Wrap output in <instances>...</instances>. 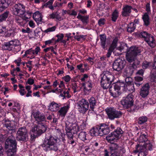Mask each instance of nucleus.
Here are the masks:
<instances>
[{"instance_id": "5fc2aeb1", "label": "nucleus", "mask_w": 156, "mask_h": 156, "mask_svg": "<svg viewBox=\"0 0 156 156\" xmlns=\"http://www.w3.org/2000/svg\"><path fill=\"white\" fill-rule=\"evenodd\" d=\"M143 80V77H140V76H137L136 77H135V81H137L138 82H141V81H142Z\"/></svg>"}, {"instance_id": "338daca9", "label": "nucleus", "mask_w": 156, "mask_h": 156, "mask_svg": "<svg viewBox=\"0 0 156 156\" xmlns=\"http://www.w3.org/2000/svg\"><path fill=\"white\" fill-rule=\"evenodd\" d=\"M55 42L62 43L65 45L66 44V40H57Z\"/></svg>"}, {"instance_id": "6e6d98bb", "label": "nucleus", "mask_w": 156, "mask_h": 156, "mask_svg": "<svg viewBox=\"0 0 156 156\" xmlns=\"http://www.w3.org/2000/svg\"><path fill=\"white\" fill-rule=\"evenodd\" d=\"M62 78L67 82H69L71 79L70 77L68 75H66L64 77H62Z\"/></svg>"}, {"instance_id": "09e8293b", "label": "nucleus", "mask_w": 156, "mask_h": 156, "mask_svg": "<svg viewBox=\"0 0 156 156\" xmlns=\"http://www.w3.org/2000/svg\"><path fill=\"white\" fill-rule=\"evenodd\" d=\"M125 82L127 83V85L133 83L132 82V79L131 77H127L125 79Z\"/></svg>"}, {"instance_id": "f704fd0d", "label": "nucleus", "mask_w": 156, "mask_h": 156, "mask_svg": "<svg viewBox=\"0 0 156 156\" xmlns=\"http://www.w3.org/2000/svg\"><path fill=\"white\" fill-rule=\"evenodd\" d=\"M92 86L93 84L92 83L91 81L89 80L86 82V85L85 86L84 89L85 90L87 91L91 90Z\"/></svg>"}, {"instance_id": "603ef678", "label": "nucleus", "mask_w": 156, "mask_h": 156, "mask_svg": "<svg viewBox=\"0 0 156 156\" xmlns=\"http://www.w3.org/2000/svg\"><path fill=\"white\" fill-rule=\"evenodd\" d=\"M72 88L73 90L74 93L76 92V89H77L78 88L77 87V84L76 83H73L72 84Z\"/></svg>"}, {"instance_id": "4be33fe9", "label": "nucleus", "mask_w": 156, "mask_h": 156, "mask_svg": "<svg viewBox=\"0 0 156 156\" xmlns=\"http://www.w3.org/2000/svg\"><path fill=\"white\" fill-rule=\"evenodd\" d=\"M139 35L140 38L144 39H149L150 38H152V39L154 38L153 36L151 34L148 33L145 31H143L139 33Z\"/></svg>"}, {"instance_id": "bf43d9fd", "label": "nucleus", "mask_w": 156, "mask_h": 156, "mask_svg": "<svg viewBox=\"0 0 156 156\" xmlns=\"http://www.w3.org/2000/svg\"><path fill=\"white\" fill-rule=\"evenodd\" d=\"M133 83H134V86L136 88V89H138V87L142 84V83L141 82H138L137 81H135Z\"/></svg>"}, {"instance_id": "9d476101", "label": "nucleus", "mask_w": 156, "mask_h": 156, "mask_svg": "<svg viewBox=\"0 0 156 156\" xmlns=\"http://www.w3.org/2000/svg\"><path fill=\"white\" fill-rule=\"evenodd\" d=\"M108 118L111 120L115 118H119L121 117L122 113L120 111H118L112 108H108L105 109Z\"/></svg>"}, {"instance_id": "1a4fd4ad", "label": "nucleus", "mask_w": 156, "mask_h": 156, "mask_svg": "<svg viewBox=\"0 0 156 156\" xmlns=\"http://www.w3.org/2000/svg\"><path fill=\"white\" fill-rule=\"evenodd\" d=\"M133 98L134 96L132 94H129L126 97L124 98L121 101V104L124 108H130L131 110L129 109L128 111L132 110V108L133 106L134 102Z\"/></svg>"}, {"instance_id": "2f4dec72", "label": "nucleus", "mask_w": 156, "mask_h": 156, "mask_svg": "<svg viewBox=\"0 0 156 156\" xmlns=\"http://www.w3.org/2000/svg\"><path fill=\"white\" fill-rule=\"evenodd\" d=\"M9 12L8 11H6L0 15V22L5 21L9 16Z\"/></svg>"}, {"instance_id": "20e7f679", "label": "nucleus", "mask_w": 156, "mask_h": 156, "mask_svg": "<svg viewBox=\"0 0 156 156\" xmlns=\"http://www.w3.org/2000/svg\"><path fill=\"white\" fill-rule=\"evenodd\" d=\"M139 141L140 143L147 142L142 146L137 145L136 147V150L134 151V152L137 153L139 152L138 156H146L147 155L148 150H152V145L149 143V141L147 140V136L145 134L140 135Z\"/></svg>"}, {"instance_id": "412c9836", "label": "nucleus", "mask_w": 156, "mask_h": 156, "mask_svg": "<svg viewBox=\"0 0 156 156\" xmlns=\"http://www.w3.org/2000/svg\"><path fill=\"white\" fill-rule=\"evenodd\" d=\"M10 3V0H0V12L7 8Z\"/></svg>"}, {"instance_id": "39448f33", "label": "nucleus", "mask_w": 156, "mask_h": 156, "mask_svg": "<svg viewBox=\"0 0 156 156\" xmlns=\"http://www.w3.org/2000/svg\"><path fill=\"white\" fill-rule=\"evenodd\" d=\"M114 76L109 72L107 71L103 72V76L101 81V86L104 89L108 88L113 81Z\"/></svg>"}, {"instance_id": "e2e57ef3", "label": "nucleus", "mask_w": 156, "mask_h": 156, "mask_svg": "<svg viewBox=\"0 0 156 156\" xmlns=\"http://www.w3.org/2000/svg\"><path fill=\"white\" fill-rule=\"evenodd\" d=\"M113 51L114 50L109 48L108 52L106 54L107 57L108 58L110 57Z\"/></svg>"}, {"instance_id": "f03ea898", "label": "nucleus", "mask_w": 156, "mask_h": 156, "mask_svg": "<svg viewBox=\"0 0 156 156\" xmlns=\"http://www.w3.org/2000/svg\"><path fill=\"white\" fill-rule=\"evenodd\" d=\"M142 50V48L133 46L129 50L126 54V60L129 63L133 62V63L130 64V66L131 68V73L133 72L134 69H136L137 66L140 64V62L136 60V56L140 55Z\"/></svg>"}, {"instance_id": "473e14b6", "label": "nucleus", "mask_w": 156, "mask_h": 156, "mask_svg": "<svg viewBox=\"0 0 156 156\" xmlns=\"http://www.w3.org/2000/svg\"><path fill=\"white\" fill-rule=\"evenodd\" d=\"M136 28V25L133 23H131L128 25L127 31L132 33L134 31Z\"/></svg>"}, {"instance_id": "13d9d810", "label": "nucleus", "mask_w": 156, "mask_h": 156, "mask_svg": "<svg viewBox=\"0 0 156 156\" xmlns=\"http://www.w3.org/2000/svg\"><path fill=\"white\" fill-rule=\"evenodd\" d=\"M35 21L37 22V24L39 25V24H41L42 23V17L41 16L40 17H39L37 20H35Z\"/></svg>"}, {"instance_id": "37998d69", "label": "nucleus", "mask_w": 156, "mask_h": 156, "mask_svg": "<svg viewBox=\"0 0 156 156\" xmlns=\"http://www.w3.org/2000/svg\"><path fill=\"white\" fill-rule=\"evenodd\" d=\"M14 36V33L13 31L12 30L8 31L5 35V37H12Z\"/></svg>"}, {"instance_id": "ddd939ff", "label": "nucleus", "mask_w": 156, "mask_h": 156, "mask_svg": "<svg viewBox=\"0 0 156 156\" xmlns=\"http://www.w3.org/2000/svg\"><path fill=\"white\" fill-rule=\"evenodd\" d=\"M12 12L14 15H23L25 12L24 6L20 3L15 4L12 7Z\"/></svg>"}, {"instance_id": "0e129e2a", "label": "nucleus", "mask_w": 156, "mask_h": 156, "mask_svg": "<svg viewBox=\"0 0 156 156\" xmlns=\"http://www.w3.org/2000/svg\"><path fill=\"white\" fill-rule=\"evenodd\" d=\"M40 50V48L38 47H37L35 50H33L34 51L33 54H36V55H37L38 52Z\"/></svg>"}, {"instance_id": "4468645a", "label": "nucleus", "mask_w": 156, "mask_h": 156, "mask_svg": "<svg viewBox=\"0 0 156 156\" xmlns=\"http://www.w3.org/2000/svg\"><path fill=\"white\" fill-rule=\"evenodd\" d=\"M126 62L120 58L115 60L113 64L112 67L114 70L118 72L121 71L124 67Z\"/></svg>"}, {"instance_id": "864d4df0", "label": "nucleus", "mask_w": 156, "mask_h": 156, "mask_svg": "<svg viewBox=\"0 0 156 156\" xmlns=\"http://www.w3.org/2000/svg\"><path fill=\"white\" fill-rule=\"evenodd\" d=\"M33 51L32 49L31 48L29 50H27L25 52V54L24 55V56H25L27 54H33Z\"/></svg>"}, {"instance_id": "de8ad7c7", "label": "nucleus", "mask_w": 156, "mask_h": 156, "mask_svg": "<svg viewBox=\"0 0 156 156\" xmlns=\"http://www.w3.org/2000/svg\"><path fill=\"white\" fill-rule=\"evenodd\" d=\"M58 108V104L54 103V102L51 103V105L50 107V108L51 109H53L54 108Z\"/></svg>"}, {"instance_id": "c85d7f7f", "label": "nucleus", "mask_w": 156, "mask_h": 156, "mask_svg": "<svg viewBox=\"0 0 156 156\" xmlns=\"http://www.w3.org/2000/svg\"><path fill=\"white\" fill-rule=\"evenodd\" d=\"M32 12H30L29 11H27L25 12L23 15L22 19L23 20L26 21H28L29 19L30 18Z\"/></svg>"}, {"instance_id": "8fccbe9b", "label": "nucleus", "mask_w": 156, "mask_h": 156, "mask_svg": "<svg viewBox=\"0 0 156 156\" xmlns=\"http://www.w3.org/2000/svg\"><path fill=\"white\" fill-rule=\"evenodd\" d=\"M111 156H120V152L119 151L111 152Z\"/></svg>"}, {"instance_id": "680f3d73", "label": "nucleus", "mask_w": 156, "mask_h": 156, "mask_svg": "<svg viewBox=\"0 0 156 156\" xmlns=\"http://www.w3.org/2000/svg\"><path fill=\"white\" fill-rule=\"evenodd\" d=\"M50 50H51V52H54V50L53 47L52 46L50 47L47 48H46L44 49V51L47 52V51H50Z\"/></svg>"}, {"instance_id": "4c0bfd02", "label": "nucleus", "mask_w": 156, "mask_h": 156, "mask_svg": "<svg viewBox=\"0 0 156 156\" xmlns=\"http://www.w3.org/2000/svg\"><path fill=\"white\" fill-rule=\"evenodd\" d=\"M145 40L151 47L153 48L155 46V40Z\"/></svg>"}, {"instance_id": "79ce46f5", "label": "nucleus", "mask_w": 156, "mask_h": 156, "mask_svg": "<svg viewBox=\"0 0 156 156\" xmlns=\"http://www.w3.org/2000/svg\"><path fill=\"white\" fill-rule=\"evenodd\" d=\"M150 62L147 61H144L143 62L142 65V67L144 69H146L149 67L150 66Z\"/></svg>"}, {"instance_id": "a19ab883", "label": "nucleus", "mask_w": 156, "mask_h": 156, "mask_svg": "<svg viewBox=\"0 0 156 156\" xmlns=\"http://www.w3.org/2000/svg\"><path fill=\"white\" fill-rule=\"evenodd\" d=\"M42 15L39 11L35 12L33 15V18L34 20H37Z\"/></svg>"}, {"instance_id": "6ab92c4d", "label": "nucleus", "mask_w": 156, "mask_h": 156, "mask_svg": "<svg viewBox=\"0 0 156 156\" xmlns=\"http://www.w3.org/2000/svg\"><path fill=\"white\" fill-rule=\"evenodd\" d=\"M90 133L92 136H101L100 132V125L93 127L90 130Z\"/></svg>"}, {"instance_id": "c9c22d12", "label": "nucleus", "mask_w": 156, "mask_h": 156, "mask_svg": "<svg viewBox=\"0 0 156 156\" xmlns=\"http://www.w3.org/2000/svg\"><path fill=\"white\" fill-rule=\"evenodd\" d=\"M86 132L81 131L79 134L78 137L82 140L85 141L87 140L86 138Z\"/></svg>"}, {"instance_id": "c03bdc74", "label": "nucleus", "mask_w": 156, "mask_h": 156, "mask_svg": "<svg viewBox=\"0 0 156 156\" xmlns=\"http://www.w3.org/2000/svg\"><path fill=\"white\" fill-rule=\"evenodd\" d=\"M10 42H11L12 43L11 44H13L12 47L13 48H14V46L18 45L19 44V42L18 40H11L10 41Z\"/></svg>"}, {"instance_id": "58836bf2", "label": "nucleus", "mask_w": 156, "mask_h": 156, "mask_svg": "<svg viewBox=\"0 0 156 156\" xmlns=\"http://www.w3.org/2000/svg\"><path fill=\"white\" fill-rule=\"evenodd\" d=\"M147 121V118L146 116H142L139 117L138 122L139 124H142Z\"/></svg>"}, {"instance_id": "774afa93", "label": "nucleus", "mask_w": 156, "mask_h": 156, "mask_svg": "<svg viewBox=\"0 0 156 156\" xmlns=\"http://www.w3.org/2000/svg\"><path fill=\"white\" fill-rule=\"evenodd\" d=\"M15 20L17 23L20 24H21L22 22V20L18 17L15 18Z\"/></svg>"}, {"instance_id": "a211bd4d", "label": "nucleus", "mask_w": 156, "mask_h": 156, "mask_svg": "<svg viewBox=\"0 0 156 156\" xmlns=\"http://www.w3.org/2000/svg\"><path fill=\"white\" fill-rule=\"evenodd\" d=\"M133 9L132 7L128 5H125L122 9V15L123 16H129Z\"/></svg>"}, {"instance_id": "a878e982", "label": "nucleus", "mask_w": 156, "mask_h": 156, "mask_svg": "<svg viewBox=\"0 0 156 156\" xmlns=\"http://www.w3.org/2000/svg\"><path fill=\"white\" fill-rule=\"evenodd\" d=\"M111 146L109 147L111 152L119 151L121 150V147L118 146V145L116 143H111Z\"/></svg>"}, {"instance_id": "dca6fc26", "label": "nucleus", "mask_w": 156, "mask_h": 156, "mask_svg": "<svg viewBox=\"0 0 156 156\" xmlns=\"http://www.w3.org/2000/svg\"><path fill=\"white\" fill-rule=\"evenodd\" d=\"M100 132L101 136L107 135L110 132V129L108 125L105 123L100 124Z\"/></svg>"}, {"instance_id": "aec40b11", "label": "nucleus", "mask_w": 156, "mask_h": 156, "mask_svg": "<svg viewBox=\"0 0 156 156\" xmlns=\"http://www.w3.org/2000/svg\"><path fill=\"white\" fill-rule=\"evenodd\" d=\"M72 132H73V131L67 132V133H66V135L68 138V143L73 145L75 146L76 144L75 140L76 138L73 136Z\"/></svg>"}, {"instance_id": "423d86ee", "label": "nucleus", "mask_w": 156, "mask_h": 156, "mask_svg": "<svg viewBox=\"0 0 156 156\" xmlns=\"http://www.w3.org/2000/svg\"><path fill=\"white\" fill-rule=\"evenodd\" d=\"M123 132L120 128H117L114 131L107 136L106 139L108 142L113 143L117 141L121 137Z\"/></svg>"}, {"instance_id": "f3484780", "label": "nucleus", "mask_w": 156, "mask_h": 156, "mask_svg": "<svg viewBox=\"0 0 156 156\" xmlns=\"http://www.w3.org/2000/svg\"><path fill=\"white\" fill-rule=\"evenodd\" d=\"M150 87L148 83H146L141 88L140 94L143 98H145L148 95Z\"/></svg>"}, {"instance_id": "cd10ccee", "label": "nucleus", "mask_w": 156, "mask_h": 156, "mask_svg": "<svg viewBox=\"0 0 156 156\" xmlns=\"http://www.w3.org/2000/svg\"><path fill=\"white\" fill-rule=\"evenodd\" d=\"M68 109V108L66 106H64L61 108L58 112L59 115L62 117H64L67 112Z\"/></svg>"}, {"instance_id": "9b49d317", "label": "nucleus", "mask_w": 156, "mask_h": 156, "mask_svg": "<svg viewBox=\"0 0 156 156\" xmlns=\"http://www.w3.org/2000/svg\"><path fill=\"white\" fill-rule=\"evenodd\" d=\"M77 109L79 112L84 114L89 108V103L85 99H82L77 103Z\"/></svg>"}, {"instance_id": "4d7b16f0", "label": "nucleus", "mask_w": 156, "mask_h": 156, "mask_svg": "<svg viewBox=\"0 0 156 156\" xmlns=\"http://www.w3.org/2000/svg\"><path fill=\"white\" fill-rule=\"evenodd\" d=\"M105 20L104 19H101L98 21V23L99 25L101 26L105 24Z\"/></svg>"}, {"instance_id": "7c9ffc66", "label": "nucleus", "mask_w": 156, "mask_h": 156, "mask_svg": "<svg viewBox=\"0 0 156 156\" xmlns=\"http://www.w3.org/2000/svg\"><path fill=\"white\" fill-rule=\"evenodd\" d=\"M134 86V83H133L131 84L126 85V89L130 92L132 93L135 91L136 88Z\"/></svg>"}, {"instance_id": "a18cd8bd", "label": "nucleus", "mask_w": 156, "mask_h": 156, "mask_svg": "<svg viewBox=\"0 0 156 156\" xmlns=\"http://www.w3.org/2000/svg\"><path fill=\"white\" fill-rule=\"evenodd\" d=\"M88 16H83L81 20L83 23H87L88 22Z\"/></svg>"}, {"instance_id": "c756f323", "label": "nucleus", "mask_w": 156, "mask_h": 156, "mask_svg": "<svg viewBox=\"0 0 156 156\" xmlns=\"http://www.w3.org/2000/svg\"><path fill=\"white\" fill-rule=\"evenodd\" d=\"M142 19L144 22V24L146 26L150 24L149 18L147 13H145L143 16Z\"/></svg>"}, {"instance_id": "ea45409f", "label": "nucleus", "mask_w": 156, "mask_h": 156, "mask_svg": "<svg viewBox=\"0 0 156 156\" xmlns=\"http://www.w3.org/2000/svg\"><path fill=\"white\" fill-rule=\"evenodd\" d=\"M117 43V40H113L109 48L114 50L115 49L116 47Z\"/></svg>"}, {"instance_id": "052dcab7", "label": "nucleus", "mask_w": 156, "mask_h": 156, "mask_svg": "<svg viewBox=\"0 0 156 156\" xmlns=\"http://www.w3.org/2000/svg\"><path fill=\"white\" fill-rule=\"evenodd\" d=\"M22 31L24 33H29L31 32V31L29 28L27 27L26 29H23L22 30Z\"/></svg>"}, {"instance_id": "0eeeda50", "label": "nucleus", "mask_w": 156, "mask_h": 156, "mask_svg": "<svg viewBox=\"0 0 156 156\" xmlns=\"http://www.w3.org/2000/svg\"><path fill=\"white\" fill-rule=\"evenodd\" d=\"M47 125H35L33 128L32 129L31 137L34 139L37 137L40 136L46 131L47 129Z\"/></svg>"}, {"instance_id": "393cba45", "label": "nucleus", "mask_w": 156, "mask_h": 156, "mask_svg": "<svg viewBox=\"0 0 156 156\" xmlns=\"http://www.w3.org/2000/svg\"><path fill=\"white\" fill-rule=\"evenodd\" d=\"M10 41L8 42H6L4 43V44L2 46V49L5 50H9L11 51L12 50L13 48L12 47V44Z\"/></svg>"}, {"instance_id": "f257e3e1", "label": "nucleus", "mask_w": 156, "mask_h": 156, "mask_svg": "<svg viewBox=\"0 0 156 156\" xmlns=\"http://www.w3.org/2000/svg\"><path fill=\"white\" fill-rule=\"evenodd\" d=\"M4 128L6 131L4 137L7 138L5 142V148L8 149L6 153L8 156H14L16 151L17 143L12 134L13 128L10 123H5Z\"/></svg>"}, {"instance_id": "69168bd1", "label": "nucleus", "mask_w": 156, "mask_h": 156, "mask_svg": "<svg viewBox=\"0 0 156 156\" xmlns=\"http://www.w3.org/2000/svg\"><path fill=\"white\" fill-rule=\"evenodd\" d=\"M27 83L30 85L33 84L34 83V80L30 78H29L28 79Z\"/></svg>"}, {"instance_id": "5701e85b", "label": "nucleus", "mask_w": 156, "mask_h": 156, "mask_svg": "<svg viewBox=\"0 0 156 156\" xmlns=\"http://www.w3.org/2000/svg\"><path fill=\"white\" fill-rule=\"evenodd\" d=\"M131 47L128 48L126 44L122 42L121 43L120 46L118 47L117 48L119 50L121 51H123V52H126V54L128 51Z\"/></svg>"}, {"instance_id": "e433bc0d", "label": "nucleus", "mask_w": 156, "mask_h": 156, "mask_svg": "<svg viewBox=\"0 0 156 156\" xmlns=\"http://www.w3.org/2000/svg\"><path fill=\"white\" fill-rule=\"evenodd\" d=\"M54 0H50L46 3L44 5L42 6L43 8L44 6L46 7H48L51 10L54 9V8L52 5V4Z\"/></svg>"}, {"instance_id": "2eb2a0df", "label": "nucleus", "mask_w": 156, "mask_h": 156, "mask_svg": "<svg viewBox=\"0 0 156 156\" xmlns=\"http://www.w3.org/2000/svg\"><path fill=\"white\" fill-rule=\"evenodd\" d=\"M36 123L41 125H46L44 122L45 121V117L43 114H41L39 112L37 111L33 114Z\"/></svg>"}, {"instance_id": "7ed1b4c3", "label": "nucleus", "mask_w": 156, "mask_h": 156, "mask_svg": "<svg viewBox=\"0 0 156 156\" xmlns=\"http://www.w3.org/2000/svg\"><path fill=\"white\" fill-rule=\"evenodd\" d=\"M58 140V138L50 134L46 136L41 146L45 151L56 152L58 150L59 146Z\"/></svg>"}, {"instance_id": "b1692460", "label": "nucleus", "mask_w": 156, "mask_h": 156, "mask_svg": "<svg viewBox=\"0 0 156 156\" xmlns=\"http://www.w3.org/2000/svg\"><path fill=\"white\" fill-rule=\"evenodd\" d=\"M88 101L89 102L90 108L91 110L93 111L95 106H96V101L95 98L92 97L88 99Z\"/></svg>"}, {"instance_id": "f8f14e48", "label": "nucleus", "mask_w": 156, "mask_h": 156, "mask_svg": "<svg viewBox=\"0 0 156 156\" xmlns=\"http://www.w3.org/2000/svg\"><path fill=\"white\" fill-rule=\"evenodd\" d=\"M125 86L124 83H117L114 85H112L110 87L109 91L112 96L114 97L119 96L120 95L119 90L121 87H124Z\"/></svg>"}, {"instance_id": "bb28decb", "label": "nucleus", "mask_w": 156, "mask_h": 156, "mask_svg": "<svg viewBox=\"0 0 156 156\" xmlns=\"http://www.w3.org/2000/svg\"><path fill=\"white\" fill-rule=\"evenodd\" d=\"M110 40H101L100 45L103 49L107 47L110 44Z\"/></svg>"}, {"instance_id": "6e6552de", "label": "nucleus", "mask_w": 156, "mask_h": 156, "mask_svg": "<svg viewBox=\"0 0 156 156\" xmlns=\"http://www.w3.org/2000/svg\"><path fill=\"white\" fill-rule=\"evenodd\" d=\"M16 138L17 140L26 142L28 140V132L25 126L19 128L17 131Z\"/></svg>"}, {"instance_id": "49530a36", "label": "nucleus", "mask_w": 156, "mask_h": 156, "mask_svg": "<svg viewBox=\"0 0 156 156\" xmlns=\"http://www.w3.org/2000/svg\"><path fill=\"white\" fill-rule=\"evenodd\" d=\"M150 81L151 82H156V75L153 73L151 74V75Z\"/></svg>"}, {"instance_id": "3c124183", "label": "nucleus", "mask_w": 156, "mask_h": 156, "mask_svg": "<svg viewBox=\"0 0 156 156\" xmlns=\"http://www.w3.org/2000/svg\"><path fill=\"white\" fill-rule=\"evenodd\" d=\"M56 27L55 26H53L52 27L48 28L45 30V32L48 33L49 32L53 31L55 30Z\"/></svg>"}, {"instance_id": "72a5a7b5", "label": "nucleus", "mask_w": 156, "mask_h": 156, "mask_svg": "<svg viewBox=\"0 0 156 156\" xmlns=\"http://www.w3.org/2000/svg\"><path fill=\"white\" fill-rule=\"evenodd\" d=\"M119 12L116 9H115L112 14V20L114 22H115L119 16Z\"/></svg>"}]
</instances>
